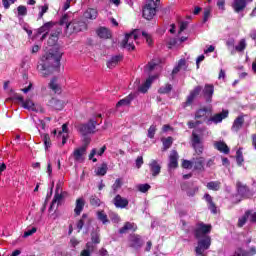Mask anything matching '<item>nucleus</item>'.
Returning <instances> with one entry per match:
<instances>
[{"label":"nucleus","mask_w":256,"mask_h":256,"mask_svg":"<svg viewBox=\"0 0 256 256\" xmlns=\"http://www.w3.org/2000/svg\"><path fill=\"white\" fill-rule=\"evenodd\" d=\"M139 35H142L146 39L148 45H153V38L151 37V34L147 33L146 31L134 30L125 35V38L121 42V47H123V49H127L128 51H134L135 43H137Z\"/></svg>","instance_id":"1"},{"label":"nucleus","mask_w":256,"mask_h":256,"mask_svg":"<svg viewBox=\"0 0 256 256\" xmlns=\"http://www.w3.org/2000/svg\"><path fill=\"white\" fill-rule=\"evenodd\" d=\"M61 57H63V53L60 50H56L55 52H49L42 56V64L38 66L39 71H41L44 77L49 75V70L53 67V63L59 65L61 62Z\"/></svg>","instance_id":"2"},{"label":"nucleus","mask_w":256,"mask_h":256,"mask_svg":"<svg viewBox=\"0 0 256 256\" xmlns=\"http://www.w3.org/2000/svg\"><path fill=\"white\" fill-rule=\"evenodd\" d=\"M60 24L65 26V31L68 35H73V33H81V31H86L87 23L79 20H70L69 15L64 14L60 20Z\"/></svg>","instance_id":"3"},{"label":"nucleus","mask_w":256,"mask_h":256,"mask_svg":"<svg viewBox=\"0 0 256 256\" xmlns=\"http://www.w3.org/2000/svg\"><path fill=\"white\" fill-rule=\"evenodd\" d=\"M157 15V2L155 0H147L142 10V16L147 21H151Z\"/></svg>","instance_id":"4"},{"label":"nucleus","mask_w":256,"mask_h":256,"mask_svg":"<svg viewBox=\"0 0 256 256\" xmlns=\"http://www.w3.org/2000/svg\"><path fill=\"white\" fill-rule=\"evenodd\" d=\"M211 229L212 226L210 224H205L203 222L198 223L195 228L196 239H205V237H209Z\"/></svg>","instance_id":"5"},{"label":"nucleus","mask_w":256,"mask_h":256,"mask_svg":"<svg viewBox=\"0 0 256 256\" xmlns=\"http://www.w3.org/2000/svg\"><path fill=\"white\" fill-rule=\"evenodd\" d=\"M211 247V237L199 238L198 246L195 248L196 255H204L205 251Z\"/></svg>","instance_id":"6"},{"label":"nucleus","mask_w":256,"mask_h":256,"mask_svg":"<svg viewBox=\"0 0 256 256\" xmlns=\"http://www.w3.org/2000/svg\"><path fill=\"white\" fill-rule=\"evenodd\" d=\"M97 125V121L90 120L86 124H80L78 126V131L81 135H91V133H95V126Z\"/></svg>","instance_id":"7"},{"label":"nucleus","mask_w":256,"mask_h":256,"mask_svg":"<svg viewBox=\"0 0 256 256\" xmlns=\"http://www.w3.org/2000/svg\"><path fill=\"white\" fill-rule=\"evenodd\" d=\"M197 133H199V130H194L192 132V145L196 153L201 154L203 153V144H201V138Z\"/></svg>","instance_id":"8"},{"label":"nucleus","mask_w":256,"mask_h":256,"mask_svg":"<svg viewBox=\"0 0 256 256\" xmlns=\"http://www.w3.org/2000/svg\"><path fill=\"white\" fill-rule=\"evenodd\" d=\"M227 117H229V111L224 110L208 119L207 125H211V123H215V125H217V123H221L223 119H227Z\"/></svg>","instance_id":"9"},{"label":"nucleus","mask_w":256,"mask_h":256,"mask_svg":"<svg viewBox=\"0 0 256 256\" xmlns=\"http://www.w3.org/2000/svg\"><path fill=\"white\" fill-rule=\"evenodd\" d=\"M113 204L116 209H125L129 205V200L127 198H123V196L117 194L113 199Z\"/></svg>","instance_id":"10"},{"label":"nucleus","mask_w":256,"mask_h":256,"mask_svg":"<svg viewBox=\"0 0 256 256\" xmlns=\"http://www.w3.org/2000/svg\"><path fill=\"white\" fill-rule=\"evenodd\" d=\"M178 161H179V154L177 153V151L172 150L169 156V164H168L169 169H177V167H179Z\"/></svg>","instance_id":"11"},{"label":"nucleus","mask_w":256,"mask_h":256,"mask_svg":"<svg viewBox=\"0 0 256 256\" xmlns=\"http://www.w3.org/2000/svg\"><path fill=\"white\" fill-rule=\"evenodd\" d=\"M201 86H197L190 92V95H188L187 100L184 104V107H189V105L193 104V101H195V97L201 93Z\"/></svg>","instance_id":"12"},{"label":"nucleus","mask_w":256,"mask_h":256,"mask_svg":"<svg viewBox=\"0 0 256 256\" xmlns=\"http://www.w3.org/2000/svg\"><path fill=\"white\" fill-rule=\"evenodd\" d=\"M205 158L203 157H194L192 158V165L195 171H204L205 169Z\"/></svg>","instance_id":"13"},{"label":"nucleus","mask_w":256,"mask_h":256,"mask_svg":"<svg viewBox=\"0 0 256 256\" xmlns=\"http://www.w3.org/2000/svg\"><path fill=\"white\" fill-rule=\"evenodd\" d=\"M48 107H51L52 109H56V111H61L63 107H65V102L57 98H52L48 101Z\"/></svg>","instance_id":"14"},{"label":"nucleus","mask_w":256,"mask_h":256,"mask_svg":"<svg viewBox=\"0 0 256 256\" xmlns=\"http://www.w3.org/2000/svg\"><path fill=\"white\" fill-rule=\"evenodd\" d=\"M105 151H107V146H103L99 150H97V148L92 149L88 156L89 160L93 161V163H97V158H95V155H98V157H101V155H103Z\"/></svg>","instance_id":"15"},{"label":"nucleus","mask_w":256,"mask_h":256,"mask_svg":"<svg viewBox=\"0 0 256 256\" xmlns=\"http://www.w3.org/2000/svg\"><path fill=\"white\" fill-rule=\"evenodd\" d=\"M22 107L24 109H28V111H35L36 113H39V111H42L41 107L35 105L33 103V100L31 99L24 100V102L22 103Z\"/></svg>","instance_id":"16"},{"label":"nucleus","mask_w":256,"mask_h":256,"mask_svg":"<svg viewBox=\"0 0 256 256\" xmlns=\"http://www.w3.org/2000/svg\"><path fill=\"white\" fill-rule=\"evenodd\" d=\"M251 2H253V0H234L232 7L236 13H239V11H243V9L247 7V3Z\"/></svg>","instance_id":"17"},{"label":"nucleus","mask_w":256,"mask_h":256,"mask_svg":"<svg viewBox=\"0 0 256 256\" xmlns=\"http://www.w3.org/2000/svg\"><path fill=\"white\" fill-rule=\"evenodd\" d=\"M155 79H157V76H150L149 78H147L145 83L142 86L138 87V91L140 93H147V91H149V87H151Z\"/></svg>","instance_id":"18"},{"label":"nucleus","mask_w":256,"mask_h":256,"mask_svg":"<svg viewBox=\"0 0 256 256\" xmlns=\"http://www.w3.org/2000/svg\"><path fill=\"white\" fill-rule=\"evenodd\" d=\"M253 255H256L255 247H251L248 252L242 248H237L232 256H253Z\"/></svg>","instance_id":"19"},{"label":"nucleus","mask_w":256,"mask_h":256,"mask_svg":"<svg viewBox=\"0 0 256 256\" xmlns=\"http://www.w3.org/2000/svg\"><path fill=\"white\" fill-rule=\"evenodd\" d=\"M135 97H137V94H129L127 97L123 98L122 100H120L117 104L116 107H127V105H130L131 101L133 99H135Z\"/></svg>","instance_id":"20"},{"label":"nucleus","mask_w":256,"mask_h":256,"mask_svg":"<svg viewBox=\"0 0 256 256\" xmlns=\"http://www.w3.org/2000/svg\"><path fill=\"white\" fill-rule=\"evenodd\" d=\"M87 151V146H82L80 148H77L73 152V157L75 161H83V155Z\"/></svg>","instance_id":"21"},{"label":"nucleus","mask_w":256,"mask_h":256,"mask_svg":"<svg viewBox=\"0 0 256 256\" xmlns=\"http://www.w3.org/2000/svg\"><path fill=\"white\" fill-rule=\"evenodd\" d=\"M243 123H245V118H243V116H239L237 117L234 122H233V125H232V131L234 133H237L241 127H243Z\"/></svg>","instance_id":"22"},{"label":"nucleus","mask_w":256,"mask_h":256,"mask_svg":"<svg viewBox=\"0 0 256 256\" xmlns=\"http://www.w3.org/2000/svg\"><path fill=\"white\" fill-rule=\"evenodd\" d=\"M149 167L153 177H157V175L161 173V165H159L156 160H152L149 164Z\"/></svg>","instance_id":"23"},{"label":"nucleus","mask_w":256,"mask_h":256,"mask_svg":"<svg viewBox=\"0 0 256 256\" xmlns=\"http://www.w3.org/2000/svg\"><path fill=\"white\" fill-rule=\"evenodd\" d=\"M130 247H133L134 249H139L143 245V242L141 241V237L138 235H132L130 236Z\"/></svg>","instance_id":"24"},{"label":"nucleus","mask_w":256,"mask_h":256,"mask_svg":"<svg viewBox=\"0 0 256 256\" xmlns=\"http://www.w3.org/2000/svg\"><path fill=\"white\" fill-rule=\"evenodd\" d=\"M181 70H187V60H185V58L179 60L178 65L172 70V75H177Z\"/></svg>","instance_id":"25"},{"label":"nucleus","mask_w":256,"mask_h":256,"mask_svg":"<svg viewBox=\"0 0 256 256\" xmlns=\"http://www.w3.org/2000/svg\"><path fill=\"white\" fill-rule=\"evenodd\" d=\"M58 137H61L62 145H65V143H67V139L69 137V128L67 127V124L62 125V131L58 132Z\"/></svg>","instance_id":"26"},{"label":"nucleus","mask_w":256,"mask_h":256,"mask_svg":"<svg viewBox=\"0 0 256 256\" xmlns=\"http://www.w3.org/2000/svg\"><path fill=\"white\" fill-rule=\"evenodd\" d=\"M51 27H53V23L52 22L45 23L42 27H40L38 29V35H41L42 33H44L42 35V39H45L47 37V33H49Z\"/></svg>","instance_id":"27"},{"label":"nucleus","mask_w":256,"mask_h":256,"mask_svg":"<svg viewBox=\"0 0 256 256\" xmlns=\"http://www.w3.org/2000/svg\"><path fill=\"white\" fill-rule=\"evenodd\" d=\"M84 207H85V199L78 198L76 200V207L74 209L75 215H81V212L83 211Z\"/></svg>","instance_id":"28"},{"label":"nucleus","mask_w":256,"mask_h":256,"mask_svg":"<svg viewBox=\"0 0 256 256\" xmlns=\"http://www.w3.org/2000/svg\"><path fill=\"white\" fill-rule=\"evenodd\" d=\"M97 15H98V12L96 9L94 8H88L84 14H83V17L84 19H90V20H93V19H97Z\"/></svg>","instance_id":"29"},{"label":"nucleus","mask_w":256,"mask_h":256,"mask_svg":"<svg viewBox=\"0 0 256 256\" xmlns=\"http://www.w3.org/2000/svg\"><path fill=\"white\" fill-rule=\"evenodd\" d=\"M214 147L221 153H225V154L229 153V146H227V144L223 141L215 142Z\"/></svg>","instance_id":"30"},{"label":"nucleus","mask_w":256,"mask_h":256,"mask_svg":"<svg viewBox=\"0 0 256 256\" xmlns=\"http://www.w3.org/2000/svg\"><path fill=\"white\" fill-rule=\"evenodd\" d=\"M49 89L54 93H61V85H59V81L57 78H53L49 83Z\"/></svg>","instance_id":"31"},{"label":"nucleus","mask_w":256,"mask_h":256,"mask_svg":"<svg viewBox=\"0 0 256 256\" xmlns=\"http://www.w3.org/2000/svg\"><path fill=\"white\" fill-rule=\"evenodd\" d=\"M119 61H121V56H112L111 59L107 61L108 69H115L119 64Z\"/></svg>","instance_id":"32"},{"label":"nucleus","mask_w":256,"mask_h":256,"mask_svg":"<svg viewBox=\"0 0 256 256\" xmlns=\"http://www.w3.org/2000/svg\"><path fill=\"white\" fill-rule=\"evenodd\" d=\"M128 231H137V225L135 223L126 222L125 225L120 229L119 233H127Z\"/></svg>","instance_id":"33"},{"label":"nucleus","mask_w":256,"mask_h":256,"mask_svg":"<svg viewBox=\"0 0 256 256\" xmlns=\"http://www.w3.org/2000/svg\"><path fill=\"white\" fill-rule=\"evenodd\" d=\"M234 49L238 53H243L247 49V40L245 38L240 39Z\"/></svg>","instance_id":"34"},{"label":"nucleus","mask_w":256,"mask_h":256,"mask_svg":"<svg viewBox=\"0 0 256 256\" xmlns=\"http://www.w3.org/2000/svg\"><path fill=\"white\" fill-rule=\"evenodd\" d=\"M204 199H206L208 203V209H210V211L214 214L217 213V206H215V203H213V198L211 195L205 194Z\"/></svg>","instance_id":"35"},{"label":"nucleus","mask_w":256,"mask_h":256,"mask_svg":"<svg viewBox=\"0 0 256 256\" xmlns=\"http://www.w3.org/2000/svg\"><path fill=\"white\" fill-rule=\"evenodd\" d=\"M97 219L101 221L103 225H107L109 223V218L107 217V213L103 210H99L96 212Z\"/></svg>","instance_id":"36"},{"label":"nucleus","mask_w":256,"mask_h":256,"mask_svg":"<svg viewBox=\"0 0 256 256\" xmlns=\"http://www.w3.org/2000/svg\"><path fill=\"white\" fill-rule=\"evenodd\" d=\"M97 35L101 39H109L111 37V32L107 28H100L97 30Z\"/></svg>","instance_id":"37"},{"label":"nucleus","mask_w":256,"mask_h":256,"mask_svg":"<svg viewBox=\"0 0 256 256\" xmlns=\"http://www.w3.org/2000/svg\"><path fill=\"white\" fill-rule=\"evenodd\" d=\"M107 169H108L107 164L103 163L101 166L96 168L95 173L99 177H103V176L107 175Z\"/></svg>","instance_id":"38"},{"label":"nucleus","mask_w":256,"mask_h":256,"mask_svg":"<svg viewBox=\"0 0 256 256\" xmlns=\"http://www.w3.org/2000/svg\"><path fill=\"white\" fill-rule=\"evenodd\" d=\"M207 113H209L208 108H201L195 113V119H205L207 118Z\"/></svg>","instance_id":"39"},{"label":"nucleus","mask_w":256,"mask_h":256,"mask_svg":"<svg viewBox=\"0 0 256 256\" xmlns=\"http://www.w3.org/2000/svg\"><path fill=\"white\" fill-rule=\"evenodd\" d=\"M251 211H246L245 214L238 219V227H243L247 223V219H250Z\"/></svg>","instance_id":"40"},{"label":"nucleus","mask_w":256,"mask_h":256,"mask_svg":"<svg viewBox=\"0 0 256 256\" xmlns=\"http://www.w3.org/2000/svg\"><path fill=\"white\" fill-rule=\"evenodd\" d=\"M207 189H210L211 191H219L221 188V182L219 181H211L206 185Z\"/></svg>","instance_id":"41"},{"label":"nucleus","mask_w":256,"mask_h":256,"mask_svg":"<svg viewBox=\"0 0 256 256\" xmlns=\"http://www.w3.org/2000/svg\"><path fill=\"white\" fill-rule=\"evenodd\" d=\"M215 91V88L213 85H206L204 88V94L206 97H208V101H211V97H213V93Z\"/></svg>","instance_id":"42"},{"label":"nucleus","mask_w":256,"mask_h":256,"mask_svg":"<svg viewBox=\"0 0 256 256\" xmlns=\"http://www.w3.org/2000/svg\"><path fill=\"white\" fill-rule=\"evenodd\" d=\"M85 223H89V217L87 216V214H83L82 218L78 221L77 223L78 232L81 231V229H83V225H85Z\"/></svg>","instance_id":"43"},{"label":"nucleus","mask_w":256,"mask_h":256,"mask_svg":"<svg viewBox=\"0 0 256 256\" xmlns=\"http://www.w3.org/2000/svg\"><path fill=\"white\" fill-rule=\"evenodd\" d=\"M41 139L44 143V147L45 149H49V147H51V137H49V134H41Z\"/></svg>","instance_id":"44"},{"label":"nucleus","mask_w":256,"mask_h":256,"mask_svg":"<svg viewBox=\"0 0 256 256\" xmlns=\"http://www.w3.org/2000/svg\"><path fill=\"white\" fill-rule=\"evenodd\" d=\"M57 201H61V194H59V185H57V192H56V194L52 200V203L50 205V208H49L50 213L53 210V207H55V203H57Z\"/></svg>","instance_id":"45"},{"label":"nucleus","mask_w":256,"mask_h":256,"mask_svg":"<svg viewBox=\"0 0 256 256\" xmlns=\"http://www.w3.org/2000/svg\"><path fill=\"white\" fill-rule=\"evenodd\" d=\"M90 205H92V207H100L101 199H99V197H97L96 195L91 196L90 197Z\"/></svg>","instance_id":"46"},{"label":"nucleus","mask_w":256,"mask_h":256,"mask_svg":"<svg viewBox=\"0 0 256 256\" xmlns=\"http://www.w3.org/2000/svg\"><path fill=\"white\" fill-rule=\"evenodd\" d=\"M244 161H245V159L243 158V151H241V149L237 150V152H236L237 165H239V167H241V165H243Z\"/></svg>","instance_id":"47"},{"label":"nucleus","mask_w":256,"mask_h":256,"mask_svg":"<svg viewBox=\"0 0 256 256\" xmlns=\"http://www.w3.org/2000/svg\"><path fill=\"white\" fill-rule=\"evenodd\" d=\"M164 151H167L171 145H173V138L168 137L162 140Z\"/></svg>","instance_id":"48"},{"label":"nucleus","mask_w":256,"mask_h":256,"mask_svg":"<svg viewBox=\"0 0 256 256\" xmlns=\"http://www.w3.org/2000/svg\"><path fill=\"white\" fill-rule=\"evenodd\" d=\"M172 89H173V87L171 86V84H165L158 91L161 94H167V93H171Z\"/></svg>","instance_id":"49"},{"label":"nucleus","mask_w":256,"mask_h":256,"mask_svg":"<svg viewBox=\"0 0 256 256\" xmlns=\"http://www.w3.org/2000/svg\"><path fill=\"white\" fill-rule=\"evenodd\" d=\"M138 191H140V193H147V191H149L151 189V185L149 184H139L137 186Z\"/></svg>","instance_id":"50"},{"label":"nucleus","mask_w":256,"mask_h":256,"mask_svg":"<svg viewBox=\"0 0 256 256\" xmlns=\"http://www.w3.org/2000/svg\"><path fill=\"white\" fill-rule=\"evenodd\" d=\"M91 241V243H93L94 245H99L101 243V239H99V233L93 232L91 234Z\"/></svg>","instance_id":"51"},{"label":"nucleus","mask_w":256,"mask_h":256,"mask_svg":"<svg viewBox=\"0 0 256 256\" xmlns=\"http://www.w3.org/2000/svg\"><path fill=\"white\" fill-rule=\"evenodd\" d=\"M120 187H121V180L120 179H116V181L112 185V193H113V195H115V193H117V191H119Z\"/></svg>","instance_id":"52"},{"label":"nucleus","mask_w":256,"mask_h":256,"mask_svg":"<svg viewBox=\"0 0 256 256\" xmlns=\"http://www.w3.org/2000/svg\"><path fill=\"white\" fill-rule=\"evenodd\" d=\"M40 12H39V19L43 18V16L45 15V13H47V11H49V5L45 4L44 6H40L39 7Z\"/></svg>","instance_id":"53"},{"label":"nucleus","mask_w":256,"mask_h":256,"mask_svg":"<svg viewBox=\"0 0 256 256\" xmlns=\"http://www.w3.org/2000/svg\"><path fill=\"white\" fill-rule=\"evenodd\" d=\"M59 37V32H56L54 34H51L49 40H48V43L50 45H55V43H57V39Z\"/></svg>","instance_id":"54"},{"label":"nucleus","mask_w":256,"mask_h":256,"mask_svg":"<svg viewBox=\"0 0 256 256\" xmlns=\"http://www.w3.org/2000/svg\"><path fill=\"white\" fill-rule=\"evenodd\" d=\"M157 131V127L155 125H151L148 129V137L149 139H153L155 137V132Z\"/></svg>","instance_id":"55"},{"label":"nucleus","mask_w":256,"mask_h":256,"mask_svg":"<svg viewBox=\"0 0 256 256\" xmlns=\"http://www.w3.org/2000/svg\"><path fill=\"white\" fill-rule=\"evenodd\" d=\"M110 219H111L112 223H120L121 222V217H119V214H117V213H111Z\"/></svg>","instance_id":"56"},{"label":"nucleus","mask_w":256,"mask_h":256,"mask_svg":"<svg viewBox=\"0 0 256 256\" xmlns=\"http://www.w3.org/2000/svg\"><path fill=\"white\" fill-rule=\"evenodd\" d=\"M34 233H37V228H36V227H33V228L30 229V230H26V231L24 232L23 237H24V238L31 237V235H34Z\"/></svg>","instance_id":"57"},{"label":"nucleus","mask_w":256,"mask_h":256,"mask_svg":"<svg viewBox=\"0 0 256 256\" xmlns=\"http://www.w3.org/2000/svg\"><path fill=\"white\" fill-rule=\"evenodd\" d=\"M182 167H183L184 169H191V168H193V160H191V161H189V160H184V161L182 162Z\"/></svg>","instance_id":"58"},{"label":"nucleus","mask_w":256,"mask_h":256,"mask_svg":"<svg viewBox=\"0 0 256 256\" xmlns=\"http://www.w3.org/2000/svg\"><path fill=\"white\" fill-rule=\"evenodd\" d=\"M18 15L24 17V15H27V7L25 6H18L17 8Z\"/></svg>","instance_id":"59"},{"label":"nucleus","mask_w":256,"mask_h":256,"mask_svg":"<svg viewBox=\"0 0 256 256\" xmlns=\"http://www.w3.org/2000/svg\"><path fill=\"white\" fill-rule=\"evenodd\" d=\"M86 250H88L90 253H93V251H95V244H93V242H88L86 244Z\"/></svg>","instance_id":"60"},{"label":"nucleus","mask_w":256,"mask_h":256,"mask_svg":"<svg viewBox=\"0 0 256 256\" xmlns=\"http://www.w3.org/2000/svg\"><path fill=\"white\" fill-rule=\"evenodd\" d=\"M197 191H199V188L194 187L191 190H186V193L189 197H193V195H195V193H197Z\"/></svg>","instance_id":"61"},{"label":"nucleus","mask_w":256,"mask_h":256,"mask_svg":"<svg viewBox=\"0 0 256 256\" xmlns=\"http://www.w3.org/2000/svg\"><path fill=\"white\" fill-rule=\"evenodd\" d=\"M210 15H211V9L209 8L204 9V22H207V19H209Z\"/></svg>","instance_id":"62"},{"label":"nucleus","mask_w":256,"mask_h":256,"mask_svg":"<svg viewBox=\"0 0 256 256\" xmlns=\"http://www.w3.org/2000/svg\"><path fill=\"white\" fill-rule=\"evenodd\" d=\"M141 165H143V156H139L137 159H136V167L138 169H141Z\"/></svg>","instance_id":"63"},{"label":"nucleus","mask_w":256,"mask_h":256,"mask_svg":"<svg viewBox=\"0 0 256 256\" xmlns=\"http://www.w3.org/2000/svg\"><path fill=\"white\" fill-rule=\"evenodd\" d=\"M217 6H218V8L221 9L222 11H225V0H218Z\"/></svg>","instance_id":"64"}]
</instances>
